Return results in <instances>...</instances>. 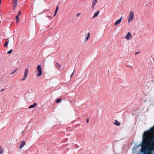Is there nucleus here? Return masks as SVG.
Returning a JSON list of instances; mask_svg holds the SVG:
<instances>
[{
  "label": "nucleus",
  "instance_id": "nucleus-25",
  "mask_svg": "<svg viewBox=\"0 0 154 154\" xmlns=\"http://www.w3.org/2000/svg\"><path fill=\"white\" fill-rule=\"evenodd\" d=\"M86 122L87 123H88L89 122V120H88V119H86Z\"/></svg>",
  "mask_w": 154,
  "mask_h": 154
},
{
  "label": "nucleus",
  "instance_id": "nucleus-14",
  "mask_svg": "<svg viewBox=\"0 0 154 154\" xmlns=\"http://www.w3.org/2000/svg\"><path fill=\"white\" fill-rule=\"evenodd\" d=\"M4 152V150L3 148L2 147L0 146V154H3Z\"/></svg>",
  "mask_w": 154,
  "mask_h": 154
},
{
  "label": "nucleus",
  "instance_id": "nucleus-17",
  "mask_svg": "<svg viewBox=\"0 0 154 154\" xmlns=\"http://www.w3.org/2000/svg\"><path fill=\"white\" fill-rule=\"evenodd\" d=\"M12 51H13V50L12 49H11L9 51H8L7 52V53L8 54H10L12 53Z\"/></svg>",
  "mask_w": 154,
  "mask_h": 154
},
{
  "label": "nucleus",
  "instance_id": "nucleus-22",
  "mask_svg": "<svg viewBox=\"0 0 154 154\" xmlns=\"http://www.w3.org/2000/svg\"><path fill=\"white\" fill-rule=\"evenodd\" d=\"M20 14H21V11H19L18 12V14L17 15H18V16L20 15Z\"/></svg>",
  "mask_w": 154,
  "mask_h": 154
},
{
  "label": "nucleus",
  "instance_id": "nucleus-16",
  "mask_svg": "<svg viewBox=\"0 0 154 154\" xmlns=\"http://www.w3.org/2000/svg\"><path fill=\"white\" fill-rule=\"evenodd\" d=\"M61 101V99L60 98L57 99L56 100V102L57 103H59Z\"/></svg>",
  "mask_w": 154,
  "mask_h": 154
},
{
  "label": "nucleus",
  "instance_id": "nucleus-4",
  "mask_svg": "<svg viewBox=\"0 0 154 154\" xmlns=\"http://www.w3.org/2000/svg\"><path fill=\"white\" fill-rule=\"evenodd\" d=\"M125 38L127 40H129L132 38V36L130 32H128L127 35L125 36Z\"/></svg>",
  "mask_w": 154,
  "mask_h": 154
},
{
  "label": "nucleus",
  "instance_id": "nucleus-29",
  "mask_svg": "<svg viewBox=\"0 0 154 154\" xmlns=\"http://www.w3.org/2000/svg\"><path fill=\"white\" fill-rule=\"evenodd\" d=\"M1 0H0V5L1 4Z\"/></svg>",
  "mask_w": 154,
  "mask_h": 154
},
{
  "label": "nucleus",
  "instance_id": "nucleus-13",
  "mask_svg": "<svg viewBox=\"0 0 154 154\" xmlns=\"http://www.w3.org/2000/svg\"><path fill=\"white\" fill-rule=\"evenodd\" d=\"M56 67L59 69H60L61 68L60 65L58 63H56Z\"/></svg>",
  "mask_w": 154,
  "mask_h": 154
},
{
  "label": "nucleus",
  "instance_id": "nucleus-19",
  "mask_svg": "<svg viewBox=\"0 0 154 154\" xmlns=\"http://www.w3.org/2000/svg\"><path fill=\"white\" fill-rule=\"evenodd\" d=\"M81 15V13H78L76 14V16L77 17H79Z\"/></svg>",
  "mask_w": 154,
  "mask_h": 154
},
{
  "label": "nucleus",
  "instance_id": "nucleus-23",
  "mask_svg": "<svg viewBox=\"0 0 154 154\" xmlns=\"http://www.w3.org/2000/svg\"><path fill=\"white\" fill-rule=\"evenodd\" d=\"M18 15H17L16 17V19H19V17H18Z\"/></svg>",
  "mask_w": 154,
  "mask_h": 154
},
{
  "label": "nucleus",
  "instance_id": "nucleus-21",
  "mask_svg": "<svg viewBox=\"0 0 154 154\" xmlns=\"http://www.w3.org/2000/svg\"><path fill=\"white\" fill-rule=\"evenodd\" d=\"M57 11H55V13H54V17L56 15V14H57Z\"/></svg>",
  "mask_w": 154,
  "mask_h": 154
},
{
  "label": "nucleus",
  "instance_id": "nucleus-9",
  "mask_svg": "<svg viewBox=\"0 0 154 154\" xmlns=\"http://www.w3.org/2000/svg\"><path fill=\"white\" fill-rule=\"evenodd\" d=\"M25 144V142L24 140H23L21 143L20 145V148L21 149L22 148Z\"/></svg>",
  "mask_w": 154,
  "mask_h": 154
},
{
  "label": "nucleus",
  "instance_id": "nucleus-2",
  "mask_svg": "<svg viewBox=\"0 0 154 154\" xmlns=\"http://www.w3.org/2000/svg\"><path fill=\"white\" fill-rule=\"evenodd\" d=\"M37 69L38 72V74L37 75L40 77L42 75V69L41 65H38Z\"/></svg>",
  "mask_w": 154,
  "mask_h": 154
},
{
  "label": "nucleus",
  "instance_id": "nucleus-30",
  "mask_svg": "<svg viewBox=\"0 0 154 154\" xmlns=\"http://www.w3.org/2000/svg\"><path fill=\"white\" fill-rule=\"evenodd\" d=\"M1 116H0V117Z\"/></svg>",
  "mask_w": 154,
  "mask_h": 154
},
{
  "label": "nucleus",
  "instance_id": "nucleus-5",
  "mask_svg": "<svg viewBox=\"0 0 154 154\" xmlns=\"http://www.w3.org/2000/svg\"><path fill=\"white\" fill-rule=\"evenodd\" d=\"M98 0H94L92 2L91 8L94 9V8L95 5L97 2Z\"/></svg>",
  "mask_w": 154,
  "mask_h": 154
},
{
  "label": "nucleus",
  "instance_id": "nucleus-26",
  "mask_svg": "<svg viewBox=\"0 0 154 154\" xmlns=\"http://www.w3.org/2000/svg\"><path fill=\"white\" fill-rule=\"evenodd\" d=\"M73 73H74V72H73L72 74L71 75V77H72V75H73Z\"/></svg>",
  "mask_w": 154,
  "mask_h": 154
},
{
  "label": "nucleus",
  "instance_id": "nucleus-20",
  "mask_svg": "<svg viewBox=\"0 0 154 154\" xmlns=\"http://www.w3.org/2000/svg\"><path fill=\"white\" fill-rule=\"evenodd\" d=\"M58 9H59V8H58V6L57 5L56 6V10L55 11H58Z\"/></svg>",
  "mask_w": 154,
  "mask_h": 154
},
{
  "label": "nucleus",
  "instance_id": "nucleus-28",
  "mask_svg": "<svg viewBox=\"0 0 154 154\" xmlns=\"http://www.w3.org/2000/svg\"><path fill=\"white\" fill-rule=\"evenodd\" d=\"M139 53V52H137L136 53H135V54H138V53Z\"/></svg>",
  "mask_w": 154,
  "mask_h": 154
},
{
  "label": "nucleus",
  "instance_id": "nucleus-12",
  "mask_svg": "<svg viewBox=\"0 0 154 154\" xmlns=\"http://www.w3.org/2000/svg\"><path fill=\"white\" fill-rule=\"evenodd\" d=\"M8 39H7L6 41L5 42V43L4 45L5 47H8V45L9 43V41H7Z\"/></svg>",
  "mask_w": 154,
  "mask_h": 154
},
{
  "label": "nucleus",
  "instance_id": "nucleus-24",
  "mask_svg": "<svg viewBox=\"0 0 154 154\" xmlns=\"http://www.w3.org/2000/svg\"><path fill=\"white\" fill-rule=\"evenodd\" d=\"M19 21V19H16V22L17 23H18Z\"/></svg>",
  "mask_w": 154,
  "mask_h": 154
},
{
  "label": "nucleus",
  "instance_id": "nucleus-1",
  "mask_svg": "<svg viewBox=\"0 0 154 154\" xmlns=\"http://www.w3.org/2000/svg\"><path fill=\"white\" fill-rule=\"evenodd\" d=\"M134 17V13L132 11H130L129 13L128 19V23H129L131 22L133 19Z\"/></svg>",
  "mask_w": 154,
  "mask_h": 154
},
{
  "label": "nucleus",
  "instance_id": "nucleus-3",
  "mask_svg": "<svg viewBox=\"0 0 154 154\" xmlns=\"http://www.w3.org/2000/svg\"><path fill=\"white\" fill-rule=\"evenodd\" d=\"M29 70L27 68H26L25 69L23 77V78L21 79V81H24L26 79L29 73Z\"/></svg>",
  "mask_w": 154,
  "mask_h": 154
},
{
  "label": "nucleus",
  "instance_id": "nucleus-27",
  "mask_svg": "<svg viewBox=\"0 0 154 154\" xmlns=\"http://www.w3.org/2000/svg\"><path fill=\"white\" fill-rule=\"evenodd\" d=\"M4 90H5V89H2L1 90V91H4Z\"/></svg>",
  "mask_w": 154,
  "mask_h": 154
},
{
  "label": "nucleus",
  "instance_id": "nucleus-15",
  "mask_svg": "<svg viewBox=\"0 0 154 154\" xmlns=\"http://www.w3.org/2000/svg\"><path fill=\"white\" fill-rule=\"evenodd\" d=\"M99 13V11H98L97 12H96L95 13L94 15L93 16V18H94L95 17H97L98 14Z\"/></svg>",
  "mask_w": 154,
  "mask_h": 154
},
{
  "label": "nucleus",
  "instance_id": "nucleus-11",
  "mask_svg": "<svg viewBox=\"0 0 154 154\" xmlns=\"http://www.w3.org/2000/svg\"><path fill=\"white\" fill-rule=\"evenodd\" d=\"M37 105V104L36 103H34L33 104L31 105L29 107V108H33L35 107Z\"/></svg>",
  "mask_w": 154,
  "mask_h": 154
},
{
  "label": "nucleus",
  "instance_id": "nucleus-10",
  "mask_svg": "<svg viewBox=\"0 0 154 154\" xmlns=\"http://www.w3.org/2000/svg\"><path fill=\"white\" fill-rule=\"evenodd\" d=\"M17 4V0H14L13 1V6L14 7V8H15Z\"/></svg>",
  "mask_w": 154,
  "mask_h": 154
},
{
  "label": "nucleus",
  "instance_id": "nucleus-7",
  "mask_svg": "<svg viewBox=\"0 0 154 154\" xmlns=\"http://www.w3.org/2000/svg\"><path fill=\"white\" fill-rule=\"evenodd\" d=\"M90 34L89 32H88V34H86L85 37V40L86 41H87L89 39L90 37Z\"/></svg>",
  "mask_w": 154,
  "mask_h": 154
},
{
  "label": "nucleus",
  "instance_id": "nucleus-18",
  "mask_svg": "<svg viewBox=\"0 0 154 154\" xmlns=\"http://www.w3.org/2000/svg\"><path fill=\"white\" fill-rule=\"evenodd\" d=\"M17 69H16L14 71L12 72L11 73V74H14L15 72L17 70Z\"/></svg>",
  "mask_w": 154,
  "mask_h": 154
},
{
  "label": "nucleus",
  "instance_id": "nucleus-8",
  "mask_svg": "<svg viewBox=\"0 0 154 154\" xmlns=\"http://www.w3.org/2000/svg\"><path fill=\"white\" fill-rule=\"evenodd\" d=\"M114 124L115 125L117 126H119L120 125L121 123L120 122H119L117 120H115L114 122Z\"/></svg>",
  "mask_w": 154,
  "mask_h": 154
},
{
  "label": "nucleus",
  "instance_id": "nucleus-6",
  "mask_svg": "<svg viewBox=\"0 0 154 154\" xmlns=\"http://www.w3.org/2000/svg\"><path fill=\"white\" fill-rule=\"evenodd\" d=\"M122 19V17H120V18L119 20H116V22L115 23V25H118L121 22Z\"/></svg>",
  "mask_w": 154,
  "mask_h": 154
}]
</instances>
